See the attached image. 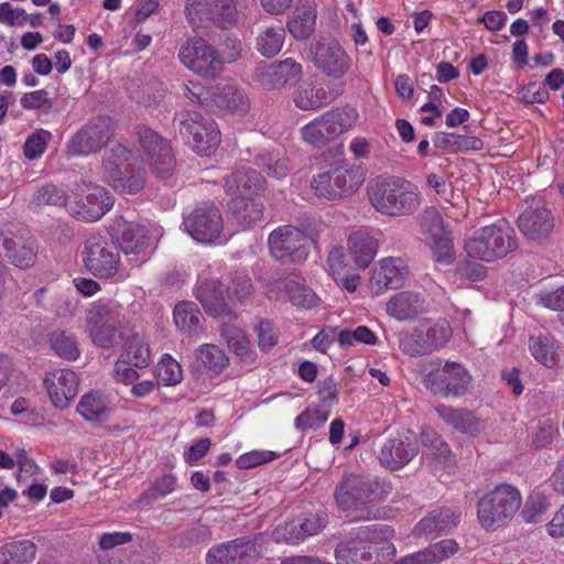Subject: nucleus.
Returning <instances> with one entry per match:
<instances>
[{"mask_svg": "<svg viewBox=\"0 0 564 564\" xmlns=\"http://www.w3.org/2000/svg\"><path fill=\"white\" fill-rule=\"evenodd\" d=\"M451 337L452 327L446 319H424L411 332L400 334L399 346L409 356H423L443 347Z\"/></svg>", "mask_w": 564, "mask_h": 564, "instance_id": "obj_7", "label": "nucleus"}, {"mask_svg": "<svg viewBox=\"0 0 564 564\" xmlns=\"http://www.w3.org/2000/svg\"><path fill=\"white\" fill-rule=\"evenodd\" d=\"M389 491L379 478L349 474L341 478L334 490V499L339 510L351 512L355 521L377 518V511L369 506L382 501Z\"/></svg>", "mask_w": 564, "mask_h": 564, "instance_id": "obj_2", "label": "nucleus"}, {"mask_svg": "<svg viewBox=\"0 0 564 564\" xmlns=\"http://www.w3.org/2000/svg\"><path fill=\"white\" fill-rule=\"evenodd\" d=\"M194 294L208 315L229 319L236 317L234 307L225 296L223 284L218 279L199 281L195 286Z\"/></svg>", "mask_w": 564, "mask_h": 564, "instance_id": "obj_28", "label": "nucleus"}, {"mask_svg": "<svg viewBox=\"0 0 564 564\" xmlns=\"http://www.w3.org/2000/svg\"><path fill=\"white\" fill-rule=\"evenodd\" d=\"M352 259L348 257L343 246H334L327 257L328 271L333 275L341 274L352 269Z\"/></svg>", "mask_w": 564, "mask_h": 564, "instance_id": "obj_59", "label": "nucleus"}, {"mask_svg": "<svg viewBox=\"0 0 564 564\" xmlns=\"http://www.w3.org/2000/svg\"><path fill=\"white\" fill-rule=\"evenodd\" d=\"M337 95L327 93L324 87L305 84L294 93V104L301 110H317L330 104Z\"/></svg>", "mask_w": 564, "mask_h": 564, "instance_id": "obj_41", "label": "nucleus"}, {"mask_svg": "<svg viewBox=\"0 0 564 564\" xmlns=\"http://www.w3.org/2000/svg\"><path fill=\"white\" fill-rule=\"evenodd\" d=\"M328 412L321 409H306L295 417L294 425L297 430L317 429L328 420Z\"/></svg>", "mask_w": 564, "mask_h": 564, "instance_id": "obj_60", "label": "nucleus"}, {"mask_svg": "<svg viewBox=\"0 0 564 564\" xmlns=\"http://www.w3.org/2000/svg\"><path fill=\"white\" fill-rule=\"evenodd\" d=\"M425 308L423 295L413 291H401L386 303L387 314L399 322L413 319Z\"/></svg>", "mask_w": 564, "mask_h": 564, "instance_id": "obj_33", "label": "nucleus"}, {"mask_svg": "<svg viewBox=\"0 0 564 564\" xmlns=\"http://www.w3.org/2000/svg\"><path fill=\"white\" fill-rule=\"evenodd\" d=\"M186 231L197 241L213 242L223 230V218L217 207L202 206L193 210L183 221Z\"/></svg>", "mask_w": 564, "mask_h": 564, "instance_id": "obj_25", "label": "nucleus"}, {"mask_svg": "<svg viewBox=\"0 0 564 564\" xmlns=\"http://www.w3.org/2000/svg\"><path fill=\"white\" fill-rule=\"evenodd\" d=\"M302 77V65L293 58L259 64L254 72V80L267 90L278 89L292 84Z\"/></svg>", "mask_w": 564, "mask_h": 564, "instance_id": "obj_26", "label": "nucleus"}, {"mask_svg": "<svg viewBox=\"0 0 564 564\" xmlns=\"http://www.w3.org/2000/svg\"><path fill=\"white\" fill-rule=\"evenodd\" d=\"M123 323L122 306L110 301L95 302L87 313V328L90 337L102 348L109 349L115 346L117 333Z\"/></svg>", "mask_w": 564, "mask_h": 564, "instance_id": "obj_8", "label": "nucleus"}, {"mask_svg": "<svg viewBox=\"0 0 564 564\" xmlns=\"http://www.w3.org/2000/svg\"><path fill=\"white\" fill-rule=\"evenodd\" d=\"M173 319L177 329L192 335L202 327L203 315L194 302L181 301L174 307Z\"/></svg>", "mask_w": 564, "mask_h": 564, "instance_id": "obj_42", "label": "nucleus"}, {"mask_svg": "<svg viewBox=\"0 0 564 564\" xmlns=\"http://www.w3.org/2000/svg\"><path fill=\"white\" fill-rule=\"evenodd\" d=\"M435 412L444 423L463 434L477 436L486 429V422L468 409L440 404Z\"/></svg>", "mask_w": 564, "mask_h": 564, "instance_id": "obj_32", "label": "nucleus"}, {"mask_svg": "<svg viewBox=\"0 0 564 564\" xmlns=\"http://www.w3.org/2000/svg\"><path fill=\"white\" fill-rule=\"evenodd\" d=\"M181 63L204 78H216L223 72L224 61L219 52L202 37L187 40L180 48Z\"/></svg>", "mask_w": 564, "mask_h": 564, "instance_id": "obj_12", "label": "nucleus"}, {"mask_svg": "<svg viewBox=\"0 0 564 564\" xmlns=\"http://www.w3.org/2000/svg\"><path fill=\"white\" fill-rule=\"evenodd\" d=\"M517 225L528 240L541 242L552 232L554 217L541 197H533L519 215Z\"/></svg>", "mask_w": 564, "mask_h": 564, "instance_id": "obj_21", "label": "nucleus"}, {"mask_svg": "<svg viewBox=\"0 0 564 564\" xmlns=\"http://www.w3.org/2000/svg\"><path fill=\"white\" fill-rule=\"evenodd\" d=\"M45 386L53 404L65 409L78 393L79 378L70 369H57L46 375Z\"/></svg>", "mask_w": 564, "mask_h": 564, "instance_id": "obj_30", "label": "nucleus"}, {"mask_svg": "<svg viewBox=\"0 0 564 564\" xmlns=\"http://www.w3.org/2000/svg\"><path fill=\"white\" fill-rule=\"evenodd\" d=\"M362 181L357 167L338 164L313 177L311 186L318 197L336 200L352 195Z\"/></svg>", "mask_w": 564, "mask_h": 564, "instance_id": "obj_10", "label": "nucleus"}, {"mask_svg": "<svg viewBox=\"0 0 564 564\" xmlns=\"http://www.w3.org/2000/svg\"><path fill=\"white\" fill-rule=\"evenodd\" d=\"M180 133L200 155H209L220 143L217 124L197 111L182 113Z\"/></svg>", "mask_w": 564, "mask_h": 564, "instance_id": "obj_13", "label": "nucleus"}, {"mask_svg": "<svg viewBox=\"0 0 564 564\" xmlns=\"http://www.w3.org/2000/svg\"><path fill=\"white\" fill-rule=\"evenodd\" d=\"M235 0H207L206 18L219 28H230L237 22Z\"/></svg>", "mask_w": 564, "mask_h": 564, "instance_id": "obj_45", "label": "nucleus"}, {"mask_svg": "<svg viewBox=\"0 0 564 564\" xmlns=\"http://www.w3.org/2000/svg\"><path fill=\"white\" fill-rule=\"evenodd\" d=\"M230 305L235 302L245 304L253 294V285L251 279L246 275H236L226 290Z\"/></svg>", "mask_w": 564, "mask_h": 564, "instance_id": "obj_56", "label": "nucleus"}, {"mask_svg": "<svg viewBox=\"0 0 564 564\" xmlns=\"http://www.w3.org/2000/svg\"><path fill=\"white\" fill-rule=\"evenodd\" d=\"M51 349L65 360H76L79 355L77 338L66 330H54L48 335Z\"/></svg>", "mask_w": 564, "mask_h": 564, "instance_id": "obj_46", "label": "nucleus"}, {"mask_svg": "<svg viewBox=\"0 0 564 564\" xmlns=\"http://www.w3.org/2000/svg\"><path fill=\"white\" fill-rule=\"evenodd\" d=\"M316 10L313 4L297 7L286 23L292 36L299 41L307 40L315 31Z\"/></svg>", "mask_w": 564, "mask_h": 564, "instance_id": "obj_40", "label": "nucleus"}, {"mask_svg": "<svg viewBox=\"0 0 564 564\" xmlns=\"http://www.w3.org/2000/svg\"><path fill=\"white\" fill-rule=\"evenodd\" d=\"M137 156L123 144L113 145L104 160L105 174L116 191L135 194L144 186L140 171H135Z\"/></svg>", "mask_w": 564, "mask_h": 564, "instance_id": "obj_6", "label": "nucleus"}, {"mask_svg": "<svg viewBox=\"0 0 564 564\" xmlns=\"http://www.w3.org/2000/svg\"><path fill=\"white\" fill-rule=\"evenodd\" d=\"M549 501L541 492L531 494L521 511V517L527 523H538L549 509Z\"/></svg>", "mask_w": 564, "mask_h": 564, "instance_id": "obj_52", "label": "nucleus"}, {"mask_svg": "<svg viewBox=\"0 0 564 564\" xmlns=\"http://www.w3.org/2000/svg\"><path fill=\"white\" fill-rule=\"evenodd\" d=\"M367 195L377 213L394 218L414 215L422 203V193L416 184L391 174L372 178L367 185Z\"/></svg>", "mask_w": 564, "mask_h": 564, "instance_id": "obj_1", "label": "nucleus"}, {"mask_svg": "<svg viewBox=\"0 0 564 564\" xmlns=\"http://www.w3.org/2000/svg\"><path fill=\"white\" fill-rule=\"evenodd\" d=\"M158 383L176 386L183 379L181 365L170 355H164L155 367Z\"/></svg>", "mask_w": 564, "mask_h": 564, "instance_id": "obj_51", "label": "nucleus"}, {"mask_svg": "<svg viewBox=\"0 0 564 564\" xmlns=\"http://www.w3.org/2000/svg\"><path fill=\"white\" fill-rule=\"evenodd\" d=\"M213 107L243 113L249 108V99L245 91L235 84H217L214 86Z\"/></svg>", "mask_w": 564, "mask_h": 564, "instance_id": "obj_37", "label": "nucleus"}, {"mask_svg": "<svg viewBox=\"0 0 564 564\" xmlns=\"http://www.w3.org/2000/svg\"><path fill=\"white\" fill-rule=\"evenodd\" d=\"M214 86L206 87L200 82H188L183 85V95L193 105L213 107Z\"/></svg>", "mask_w": 564, "mask_h": 564, "instance_id": "obj_54", "label": "nucleus"}, {"mask_svg": "<svg viewBox=\"0 0 564 564\" xmlns=\"http://www.w3.org/2000/svg\"><path fill=\"white\" fill-rule=\"evenodd\" d=\"M197 359L216 373L220 372L228 364V358L216 345L202 346L197 351Z\"/></svg>", "mask_w": 564, "mask_h": 564, "instance_id": "obj_58", "label": "nucleus"}, {"mask_svg": "<svg viewBox=\"0 0 564 564\" xmlns=\"http://www.w3.org/2000/svg\"><path fill=\"white\" fill-rule=\"evenodd\" d=\"M72 196H68L64 189L59 188L54 184H45L41 188H39L34 196L33 203L37 206H58L66 207L72 200Z\"/></svg>", "mask_w": 564, "mask_h": 564, "instance_id": "obj_50", "label": "nucleus"}, {"mask_svg": "<svg viewBox=\"0 0 564 564\" xmlns=\"http://www.w3.org/2000/svg\"><path fill=\"white\" fill-rule=\"evenodd\" d=\"M312 63L325 76L339 79L350 69L352 61L341 44L332 36H321L310 48Z\"/></svg>", "mask_w": 564, "mask_h": 564, "instance_id": "obj_15", "label": "nucleus"}, {"mask_svg": "<svg viewBox=\"0 0 564 564\" xmlns=\"http://www.w3.org/2000/svg\"><path fill=\"white\" fill-rule=\"evenodd\" d=\"M285 30L282 26L268 28L257 37L258 51L267 57L275 56L282 48Z\"/></svg>", "mask_w": 564, "mask_h": 564, "instance_id": "obj_49", "label": "nucleus"}, {"mask_svg": "<svg viewBox=\"0 0 564 564\" xmlns=\"http://www.w3.org/2000/svg\"><path fill=\"white\" fill-rule=\"evenodd\" d=\"M229 206L234 218L242 228L253 227L263 218V204L251 197H234Z\"/></svg>", "mask_w": 564, "mask_h": 564, "instance_id": "obj_39", "label": "nucleus"}, {"mask_svg": "<svg viewBox=\"0 0 564 564\" xmlns=\"http://www.w3.org/2000/svg\"><path fill=\"white\" fill-rule=\"evenodd\" d=\"M77 412L87 422H104L110 416V401L104 393L99 391H91L80 398V401L77 404Z\"/></svg>", "mask_w": 564, "mask_h": 564, "instance_id": "obj_38", "label": "nucleus"}, {"mask_svg": "<svg viewBox=\"0 0 564 564\" xmlns=\"http://www.w3.org/2000/svg\"><path fill=\"white\" fill-rule=\"evenodd\" d=\"M409 267L401 258H384L372 272L370 285L376 294L402 288L409 278Z\"/></svg>", "mask_w": 564, "mask_h": 564, "instance_id": "obj_29", "label": "nucleus"}, {"mask_svg": "<svg viewBox=\"0 0 564 564\" xmlns=\"http://www.w3.org/2000/svg\"><path fill=\"white\" fill-rule=\"evenodd\" d=\"M109 234L116 240L126 256H133L130 261L138 267L145 262L148 237L147 230L140 224L128 221L122 216L116 217L109 226Z\"/></svg>", "mask_w": 564, "mask_h": 564, "instance_id": "obj_20", "label": "nucleus"}, {"mask_svg": "<svg viewBox=\"0 0 564 564\" xmlns=\"http://www.w3.org/2000/svg\"><path fill=\"white\" fill-rule=\"evenodd\" d=\"M143 160L151 166L152 172L161 177L170 175L175 167V159L166 139L149 127L137 130Z\"/></svg>", "mask_w": 564, "mask_h": 564, "instance_id": "obj_19", "label": "nucleus"}, {"mask_svg": "<svg viewBox=\"0 0 564 564\" xmlns=\"http://www.w3.org/2000/svg\"><path fill=\"white\" fill-rule=\"evenodd\" d=\"M517 248L516 231L505 219L480 228L474 237L465 241L468 257L486 262L505 258Z\"/></svg>", "mask_w": 564, "mask_h": 564, "instance_id": "obj_3", "label": "nucleus"}, {"mask_svg": "<svg viewBox=\"0 0 564 564\" xmlns=\"http://www.w3.org/2000/svg\"><path fill=\"white\" fill-rule=\"evenodd\" d=\"M258 345L262 351H268L278 344V332L268 319H261L254 326Z\"/></svg>", "mask_w": 564, "mask_h": 564, "instance_id": "obj_61", "label": "nucleus"}, {"mask_svg": "<svg viewBox=\"0 0 564 564\" xmlns=\"http://www.w3.org/2000/svg\"><path fill=\"white\" fill-rule=\"evenodd\" d=\"M271 256L283 264L302 263L308 256V236L295 226H280L268 238Z\"/></svg>", "mask_w": 564, "mask_h": 564, "instance_id": "obj_14", "label": "nucleus"}, {"mask_svg": "<svg viewBox=\"0 0 564 564\" xmlns=\"http://www.w3.org/2000/svg\"><path fill=\"white\" fill-rule=\"evenodd\" d=\"M522 496L510 484H499L477 501V519L485 530H496L508 523L519 511Z\"/></svg>", "mask_w": 564, "mask_h": 564, "instance_id": "obj_4", "label": "nucleus"}, {"mask_svg": "<svg viewBox=\"0 0 564 564\" xmlns=\"http://www.w3.org/2000/svg\"><path fill=\"white\" fill-rule=\"evenodd\" d=\"M423 445L426 447L429 455L436 459L449 462L451 448L448 444L435 431L427 429L421 434Z\"/></svg>", "mask_w": 564, "mask_h": 564, "instance_id": "obj_53", "label": "nucleus"}, {"mask_svg": "<svg viewBox=\"0 0 564 564\" xmlns=\"http://www.w3.org/2000/svg\"><path fill=\"white\" fill-rule=\"evenodd\" d=\"M557 429L549 421L540 422L532 431L531 444L534 448H543L552 443Z\"/></svg>", "mask_w": 564, "mask_h": 564, "instance_id": "obj_63", "label": "nucleus"}, {"mask_svg": "<svg viewBox=\"0 0 564 564\" xmlns=\"http://www.w3.org/2000/svg\"><path fill=\"white\" fill-rule=\"evenodd\" d=\"M6 257L19 268H28L34 263L36 252L35 242L32 238H24L22 235L7 237L3 240Z\"/></svg>", "mask_w": 564, "mask_h": 564, "instance_id": "obj_36", "label": "nucleus"}, {"mask_svg": "<svg viewBox=\"0 0 564 564\" xmlns=\"http://www.w3.org/2000/svg\"><path fill=\"white\" fill-rule=\"evenodd\" d=\"M419 453V444L410 434L387 438L380 447L378 458L386 469L395 471L409 464Z\"/></svg>", "mask_w": 564, "mask_h": 564, "instance_id": "obj_27", "label": "nucleus"}, {"mask_svg": "<svg viewBox=\"0 0 564 564\" xmlns=\"http://www.w3.org/2000/svg\"><path fill=\"white\" fill-rule=\"evenodd\" d=\"M119 358L138 369L147 368L151 359L150 347L140 335L132 334L127 338Z\"/></svg>", "mask_w": 564, "mask_h": 564, "instance_id": "obj_44", "label": "nucleus"}, {"mask_svg": "<svg viewBox=\"0 0 564 564\" xmlns=\"http://www.w3.org/2000/svg\"><path fill=\"white\" fill-rule=\"evenodd\" d=\"M326 524V513L302 514L284 524L278 525L273 531V538L276 542L299 544L305 539L318 534Z\"/></svg>", "mask_w": 564, "mask_h": 564, "instance_id": "obj_24", "label": "nucleus"}, {"mask_svg": "<svg viewBox=\"0 0 564 564\" xmlns=\"http://www.w3.org/2000/svg\"><path fill=\"white\" fill-rule=\"evenodd\" d=\"M356 343L375 345L377 336L367 326H358L355 329H341L338 333V344L343 348L354 346Z\"/></svg>", "mask_w": 564, "mask_h": 564, "instance_id": "obj_55", "label": "nucleus"}, {"mask_svg": "<svg viewBox=\"0 0 564 564\" xmlns=\"http://www.w3.org/2000/svg\"><path fill=\"white\" fill-rule=\"evenodd\" d=\"M224 188L228 195L250 197L264 191L265 180L258 171L251 167H241L225 176Z\"/></svg>", "mask_w": 564, "mask_h": 564, "instance_id": "obj_31", "label": "nucleus"}, {"mask_svg": "<svg viewBox=\"0 0 564 564\" xmlns=\"http://www.w3.org/2000/svg\"><path fill=\"white\" fill-rule=\"evenodd\" d=\"M70 192L73 202L68 203L67 210L75 218L95 221L113 206L110 193L99 185L82 181L75 183Z\"/></svg>", "mask_w": 564, "mask_h": 564, "instance_id": "obj_9", "label": "nucleus"}, {"mask_svg": "<svg viewBox=\"0 0 564 564\" xmlns=\"http://www.w3.org/2000/svg\"><path fill=\"white\" fill-rule=\"evenodd\" d=\"M85 268L97 278L109 279L120 267V254L113 241L93 235L85 242Z\"/></svg>", "mask_w": 564, "mask_h": 564, "instance_id": "obj_18", "label": "nucleus"}, {"mask_svg": "<svg viewBox=\"0 0 564 564\" xmlns=\"http://www.w3.org/2000/svg\"><path fill=\"white\" fill-rule=\"evenodd\" d=\"M260 557L253 540L239 538L213 545L206 554V564H254Z\"/></svg>", "mask_w": 564, "mask_h": 564, "instance_id": "obj_22", "label": "nucleus"}, {"mask_svg": "<svg viewBox=\"0 0 564 564\" xmlns=\"http://www.w3.org/2000/svg\"><path fill=\"white\" fill-rule=\"evenodd\" d=\"M36 551V545L30 540L7 543L0 547V564H30Z\"/></svg>", "mask_w": 564, "mask_h": 564, "instance_id": "obj_43", "label": "nucleus"}, {"mask_svg": "<svg viewBox=\"0 0 564 564\" xmlns=\"http://www.w3.org/2000/svg\"><path fill=\"white\" fill-rule=\"evenodd\" d=\"M176 487V477L169 474L164 475L158 479L150 486L148 490H145L141 497L140 502L150 503L152 501L164 498L172 491H174Z\"/></svg>", "mask_w": 564, "mask_h": 564, "instance_id": "obj_57", "label": "nucleus"}, {"mask_svg": "<svg viewBox=\"0 0 564 564\" xmlns=\"http://www.w3.org/2000/svg\"><path fill=\"white\" fill-rule=\"evenodd\" d=\"M458 549V544L455 540L446 539L429 545L426 551L430 556L431 564H434L453 556Z\"/></svg>", "mask_w": 564, "mask_h": 564, "instance_id": "obj_62", "label": "nucleus"}, {"mask_svg": "<svg viewBox=\"0 0 564 564\" xmlns=\"http://www.w3.org/2000/svg\"><path fill=\"white\" fill-rule=\"evenodd\" d=\"M20 104L24 109L50 110L53 107V102L45 89L24 94L20 99Z\"/></svg>", "mask_w": 564, "mask_h": 564, "instance_id": "obj_64", "label": "nucleus"}, {"mask_svg": "<svg viewBox=\"0 0 564 564\" xmlns=\"http://www.w3.org/2000/svg\"><path fill=\"white\" fill-rule=\"evenodd\" d=\"M378 251V241L369 232L357 230L348 237V252L358 269H366Z\"/></svg>", "mask_w": 564, "mask_h": 564, "instance_id": "obj_35", "label": "nucleus"}, {"mask_svg": "<svg viewBox=\"0 0 564 564\" xmlns=\"http://www.w3.org/2000/svg\"><path fill=\"white\" fill-rule=\"evenodd\" d=\"M113 133V123L109 117H96L83 126L68 141L67 153L74 156H87L107 145Z\"/></svg>", "mask_w": 564, "mask_h": 564, "instance_id": "obj_16", "label": "nucleus"}, {"mask_svg": "<svg viewBox=\"0 0 564 564\" xmlns=\"http://www.w3.org/2000/svg\"><path fill=\"white\" fill-rule=\"evenodd\" d=\"M256 164L265 172L268 176L278 180L285 177L291 170L289 159L278 152L259 154L256 158Z\"/></svg>", "mask_w": 564, "mask_h": 564, "instance_id": "obj_48", "label": "nucleus"}, {"mask_svg": "<svg viewBox=\"0 0 564 564\" xmlns=\"http://www.w3.org/2000/svg\"><path fill=\"white\" fill-rule=\"evenodd\" d=\"M359 118L354 107H338L315 118L301 129L305 142L322 148L351 130Z\"/></svg>", "mask_w": 564, "mask_h": 564, "instance_id": "obj_5", "label": "nucleus"}, {"mask_svg": "<svg viewBox=\"0 0 564 564\" xmlns=\"http://www.w3.org/2000/svg\"><path fill=\"white\" fill-rule=\"evenodd\" d=\"M462 512L458 509L440 508L431 511L415 527L417 535L445 533L457 527Z\"/></svg>", "mask_w": 564, "mask_h": 564, "instance_id": "obj_34", "label": "nucleus"}, {"mask_svg": "<svg viewBox=\"0 0 564 564\" xmlns=\"http://www.w3.org/2000/svg\"><path fill=\"white\" fill-rule=\"evenodd\" d=\"M421 234L431 246L437 262L449 264L454 260V245L451 231L444 225L435 207H426L420 216Z\"/></svg>", "mask_w": 564, "mask_h": 564, "instance_id": "obj_17", "label": "nucleus"}, {"mask_svg": "<svg viewBox=\"0 0 564 564\" xmlns=\"http://www.w3.org/2000/svg\"><path fill=\"white\" fill-rule=\"evenodd\" d=\"M529 348L535 360L543 366L553 368L557 364L558 357L555 350V341L550 336H531Z\"/></svg>", "mask_w": 564, "mask_h": 564, "instance_id": "obj_47", "label": "nucleus"}, {"mask_svg": "<svg viewBox=\"0 0 564 564\" xmlns=\"http://www.w3.org/2000/svg\"><path fill=\"white\" fill-rule=\"evenodd\" d=\"M267 295L270 300L291 302L294 306L311 310L318 304V296L297 275L275 280L268 284Z\"/></svg>", "mask_w": 564, "mask_h": 564, "instance_id": "obj_23", "label": "nucleus"}, {"mask_svg": "<svg viewBox=\"0 0 564 564\" xmlns=\"http://www.w3.org/2000/svg\"><path fill=\"white\" fill-rule=\"evenodd\" d=\"M423 382L425 388L434 395L457 398L468 391L471 383V375L462 364L440 361L438 367L425 375Z\"/></svg>", "mask_w": 564, "mask_h": 564, "instance_id": "obj_11", "label": "nucleus"}]
</instances>
